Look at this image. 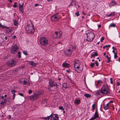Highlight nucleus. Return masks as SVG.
<instances>
[{"instance_id": "obj_20", "label": "nucleus", "mask_w": 120, "mask_h": 120, "mask_svg": "<svg viewBox=\"0 0 120 120\" xmlns=\"http://www.w3.org/2000/svg\"><path fill=\"white\" fill-rule=\"evenodd\" d=\"M62 66L63 67L68 68L70 66V65L68 63H64L62 64Z\"/></svg>"}, {"instance_id": "obj_22", "label": "nucleus", "mask_w": 120, "mask_h": 120, "mask_svg": "<svg viewBox=\"0 0 120 120\" xmlns=\"http://www.w3.org/2000/svg\"><path fill=\"white\" fill-rule=\"evenodd\" d=\"M11 92L13 94V100H14L15 98V93L16 92V91L15 90H12L11 91Z\"/></svg>"}, {"instance_id": "obj_40", "label": "nucleus", "mask_w": 120, "mask_h": 120, "mask_svg": "<svg viewBox=\"0 0 120 120\" xmlns=\"http://www.w3.org/2000/svg\"><path fill=\"white\" fill-rule=\"evenodd\" d=\"M18 56L19 58H20L21 57V53L19 52H18Z\"/></svg>"}, {"instance_id": "obj_1", "label": "nucleus", "mask_w": 120, "mask_h": 120, "mask_svg": "<svg viewBox=\"0 0 120 120\" xmlns=\"http://www.w3.org/2000/svg\"><path fill=\"white\" fill-rule=\"evenodd\" d=\"M110 89L108 86L106 85H104L101 90H97L95 93L97 96L100 97L103 96V95L109 93Z\"/></svg>"}, {"instance_id": "obj_8", "label": "nucleus", "mask_w": 120, "mask_h": 120, "mask_svg": "<svg viewBox=\"0 0 120 120\" xmlns=\"http://www.w3.org/2000/svg\"><path fill=\"white\" fill-rule=\"evenodd\" d=\"M60 17L58 14H55L54 15L51 16V18L53 21H56L59 20Z\"/></svg>"}, {"instance_id": "obj_58", "label": "nucleus", "mask_w": 120, "mask_h": 120, "mask_svg": "<svg viewBox=\"0 0 120 120\" xmlns=\"http://www.w3.org/2000/svg\"><path fill=\"white\" fill-rule=\"evenodd\" d=\"M39 5V4H34V6H38Z\"/></svg>"}, {"instance_id": "obj_55", "label": "nucleus", "mask_w": 120, "mask_h": 120, "mask_svg": "<svg viewBox=\"0 0 120 120\" xmlns=\"http://www.w3.org/2000/svg\"><path fill=\"white\" fill-rule=\"evenodd\" d=\"M16 38V36L15 35L12 38L13 39H15Z\"/></svg>"}, {"instance_id": "obj_3", "label": "nucleus", "mask_w": 120, "mask_h": 120, "mask_svg": "<svg viewBox=\"0 0 120 120\" xmlns=\"http://www.w3.org/2000/svg\"><path fill=\"white\" fill-rule=\"evenodd\" d=\"M87 36L86 40L89 42H91L93 41L95 35L94 33L91 32L86 34Z\"/></svg>"}, {"instance_id": "obj_2", "label": "nucleus", "mask_w": 120, "mask_h": 120, "mask_svg": "<svg viewBox=\"0 0 120 120\" xmlns=\"http://www.w3.org/2000/svg\"><path fill=\"white\" fill-rule=\"evenodd\" d=\"M25 29L27 32L33 34L34 32V26L32 23L27 25L26 26Z\"/></svg>"}, {"instance_id": "obj_49", "label": "nucleus", "mask_w": 120, "mask_h": 120, "mask_svg": "<svg viewBox=\"0 0 120 120\" xmlns=\"http://www.w3.org/2000/svg\"><path fill=\"white\" fill-rule=\"evenodd\" d=\"M5 40L7 41H6L7 42H8V37H7L6 36L5 37Z\"/></svg>"}, {"instance_id": "obj_26", "label": "nucleus", "mask_w": 120, "mask_h": 120, "mask_svg": "<svg viewBox=\"0 0 120 120\" xmlns=\"http://www.w3.org/2000/svg\"><path fill=\"white\" fill-rule=\"evenodd\" d=\"M68 55H71L73 51V50L70 49H68Z\"/></svg>"}, {"instance_id": "obj_25", "label": "nucleus", "mask_w": 120, "mask_h": 120, "mask_svg": "<svg viewBox=\"0 0 120 120\" xmlns=\"http://www.w3.org/2000/svg\"><path fill=\"white\" fill-rule=\"evenodd\" d=\"M84 96L86 98H90L91 97L90 94H84Z\"/></svg>"}, {"instance_id": "obj_5", "label": "nucleus", "mask_w": 120, "mask_h": 120, "mask_svg": "<svg viewBox=\"0 0 120 120\" xmlns=\"http://www.w3.org/2000/svg\"><path fill=\"white\" fill-rule=\"evenodd\" d=\"M59 116L56 114H51L50 115L47 117H42V118L45 119H47L49 120L50 118V120H59Z\"/></svg>"}, {"instance_id": "obj_9", "label": "nucleus", "mask_w": 120, "mask_h": 120, "mask_svg": "<svg viewBox=\"0 0 120 120\" xmlns=\"http://www.w3.org/2000/svg\"><path fill=\"white\" fill-rule=\"evenodd\" d=\"M62 33L61 31L57 32H55V33L54 34V38H56L58 39L60 38L62 36Z\"/></svg>"}, {"instance_id": "obj_31", "label": "nucleus", "mask_w": 120, "mask_h": 120, "mask_svg": "<svg viewBox=\"0 0 120 120\" xmlns=\"http://www.w3.org/2000/svg\"><path fill=\"white\" fill-rule=\"evenodd\" d=\"M116 26V25L114 23H112L110 24L109 26V28L110 27H115Z\"/></svg>"}, {"instance_id": "obj_17", "label": "nucleus", "mask_w": 120, "mask_h": 120, "mask_svg": "<svg viewBox=\"0 0 120 120\" xmlns=\"http://www.w3.org/2000/svg\"><path fill=\"white\" fill-rule=\"evenodd\" d=\"M110 105L109 104V103H108L106 105L104 104L103 107L104 109L105 110H107L109 109Z\"/></svg>"}, {"instance_id": "obj_21", "label": "nucleus", "mask_w": 120, "mask_h": 120, "mask_svg": "<svg viewBox=\"0 0 120 120\" xmlns=\"http://www.w3.org/2000/svg\"><path fill=\"white\" fill-rule=\"evenodd\" d=\"M70 5L72 6H74L75 7L76 6V3L74 1L72 0Z\"/></svg>"}, {"instance_id": "obj_46", "label": "nucleus", "mask_w": 120, "mask_h": 120, "mask_svg": "<svg viewBox=\"0 0 120 120\" xmlns=\"http://www.w3.org/2000/svg\"><path fill=\"white\" fill-rule=\"evenodd\" d=\"M75 15L77 16H79V11L77 13H76L75 14Z\"/></svg>"}, {"instance_id": "obj_61", "label": "nucleus", "mask_w": 120, "mask_h": 120, "mask_svg": "<svg viewBox=\"0 0 120 120\" xmlns=\"http://www.w3.org/2000/svg\"><path fill=\"white\" fill-rule=\"evenodd\" d=\"M94 120V118L93 117L91 118V119H90L89 120Z\"/></svg>"}, {"instance_id": "obj_12", "label": "nucleus", "mask_w": 120, "mask_h": 120, "mask_svg": "<svg viewBox=\"0 0 120 120\" xmlns=\"http://www.w3.org/2000/svg\"><path fill=\"white\" fill-rule=\"evenodd\" d=\"M19 9L20 11H21L22 13L23 12V4L22 2H21L19 4Z\"/></svg>"}, {"instance_id": "obj_54", "label": "nucleus", "mask_w": 120, "mask_h": 120, "mask_svg": "<svg viewBox=\"0 0 120 120\" xmlns=\"http://www.w3.org/2000/svg\"><path fill=\"white\" fill-rule=\"evenodd\" d=\"M113 101H111L109 102L108 103H109V104L110 105V103H112Z\"/></svg>"}, {"instance_id": "obj_56", "label": "nucleus", "mask_w": 120, "mask_h": 120, "mask_svg": "<svg viewBox=\"0 0 120 120\" xmlns=\"http://www.w3.org/2000/svg\"><path fill=\"white\" fill-rule=\"evenodd\" d=\"M82 13L83 14V15H86V13H84V12L83 11H82Z\"/></svg>"}, {"instance_id": "obj_4", "label": "nucleus", "mask_w": 120, "mask_h": 120, "mask_svg": "<svg viewBox=\"0 0 120 120\" xmlns=\"http://www.w3.org/2000/svg\"><path fill=\"white\" fill-rule=\"evenodd\" d=\"M39 41L40 44L43 46H46L48 44V40L45 37L41 38Z\"/></svg>"}, {"instance_id": "obj_36", "label": "nucleus", "mask_w": 120, "mask_h": 120, "mask_svg": "<svg viewBox=\"0 0 120 120\" xmlns=\"http://www.w3.org/2000/svg\"><path fill=\"white\" fill-rule=\"evenodd\" d=\"M110 57H109L108 58H107V60L106 61V62L107 63H109L110 62Z\"/></svg>"}, {"instance_id": "obj_30", "label": "nucleus", "mask_w": 120, "mask_h": 120, "mask_svg": "<svg viewBox=\"0 0 120 120\" xmlns=\"http://www.w3.org/2000/svg\"><path fill=\"white\" fill-rule=\"evenodd\" d=\"M110 45H106L103 47V48L104 49H105L106 48H107L110 47Z\"/></svg>"}, {"instance_id": "obj_14", "label": "nucleus", "mask_w": 120, "mask_h": 120, "mask_svg": "<svg viewBox=\"0 0 120 120\" xmlns=\"http://www.w3.org/2000/svg\"><path fill=\"white\" fill-rule=\"evenodd\" d=\"M117 5V3L114 0L112 1L109 5V7H111L113 6H115Z\"/></svg>"}, {"instance_id": "obj_42", "label": "nucleus", "mask_w": 120, "mask_h": 120, "mask_svg": "<svg viewBox=\"0 0 120 120\" xmlns=\"http://www.w3.org/2000/svg\"><path fill=\"white\" fill-rule=\"evenodd\" d=\"M118 57L116 53H115L114 54V58L115 59H116Z\"/></svg>"}, {"instance_id": "obj_51", "label": "nucleus", "mask_w": 120, "mask_h": 120, "mask_svg": "<svg viewBox=\"0 0 120 120\" xmlns=\"http://www.w3.org/2000/svg\"><path fill=\"white\" fill-rule=\"evenodd\" d=\"M95 64H96V65L97 66V67H98L99 66V63L98 62H97L96 63H95Z\"/></svg>"}, {"instance_id": "obj_15", "label": "nucleus", "mask_w": 120, "mask_h": 120, "mask_svg": "<svg viewBox=\"0 0 120 120\" xmlns=\"http://www.w3.org/2000/svg\"><path fill=\"white\" fill-rule=\"evenodd\" d=\"M93 117L94 118V120L99 117V115L97 110H96L95 114L94 116Z\"/></svg>"}, {"instance_id": "obj_16", "label": "nucleus", "mask_w": 120, "mask_h": 120, "mask_svg": "<svg viewBox=\"0 0 120 120\" xmlns=\"http://www.w3.org/2000/svg\"><path fill=\"white\" fill-rule=\"evenodd\" d=\"M78 73H80L81 72L83 69V67L81 68L80 67H79V68H76L74 69Z\"/></svg>"}, {"instance_id": "obj_32", "label": "nucleus", "mask_w": 120, "mask_h": 120, "mask_svg": "<svg viewBox=\"0 0 120 120\" xmlns=\"http://www.w3.org/2000/svg\"><path fill=\"white\" fill-rule=\"evenodd\" d=\"M95 104H93L92 106V109L94 110L95 108Z\"/></svg>"}, {"instance_id": "obj_18", "label": "nucleus", "mask_w": 120, "mask_h": 120, "mask_svg": "<svg viewBox=\"0 0 120 120\" xmlns=\"http://www.w3.org/2000/svg\"><path fill=\"white\" fill-rule=\"evenodd\" d=\"M28 64L34 66H35L37 65V64L36 63H35L33 61H30L29 62H28Z\"/></svg>"}, {"instance_id": "obj_47", "label": "nucleus", "mask_w": 120, "mask_h": 120, "mask_svg": "<svg viewBox=\"0 0 120 120\" xmlns=\"http://www.w3.org/2000/svg\"><path fill=\"white\" fill-rule=\"evenodd\" d=\"M32 92H33L32 91L30 90H29V91L28 93H29V94H31V93H32Z\"/></svg>"}, {"instance_id": "obj_43", "label": "nucleus", "mask_w": 120, "mask_h": 120, "mask_svg": "<svg viewBox=\"0 0 120 120\" xmlns=\"http://www.w3.org/2000/svg\"><path fill=\"white\" fill-rule=\"evenodd\" d=\"M59 109L60 110H64V109L62 106L60 107L59 108Z\"/></svg>"}, {"instance_id": "obj_41", "label": "nucleus", "mask_w": 120, "mask_h": 120, "mask_svg": "<svg viewBox=\"0 0 120 120\" xmlns=\"http://www.w3.org/2000/svg\"><path fill=\"white\" fill-rule=\"evenodd\" d=\"M23 53L26 55H28L27 52L26 51H23Z\"/></svg>"}, {"instance_id": "obj_64", "label": "nucleus", "mask_w": 120, "mask_h": 120, "mask_svg": "<svg viewBox=\"0 0 120 120\" xmlns=\"http://www.w3.org/2000/svg\"><path fill=\"white\" fill-rule=\"evenodd\" d=\"M112 49H113V50H115L116 49V48H115V47L114 46H113L112 47Z\"/></svg>"}, {"instance_id": "obj_48", "label": "nucleus", "mask_w": 120, "mask_h": 120, "mask_svg": "<svg viewBox=\"0 0 120 120\" xmlns=\"http://www.w3.org/2000/svg\"><path fill=\"white\" fill-rule=\"evenodd\" d=\"M72 46V49L73 50H75L76 49V47L75 46Z\"/></svg>"}, {"instance_id": "obj_60", "label": "nucleus", "mask_w": 120, "mask_h": 120, "mask_svg": "<svg viewBox=\"0 0 120 120\" xmlns=\"http://www.w3.org/2000/svg\"><path fill=\"white\" fill-rule=\"evenodd\" d=\"M25 66H22L21 67H20L21 68H25Z\"/></svg>"}, {"instance_id": "obj_24", "label": "nucleus", "mask_w": 120, "mask_h": 120, "mask_svg": "<svg viewBox=\"0 0 120 120\" xmlns=\"http://www.w3.org/2000/svg\"><path fill=\"white\" fill-rule=\"evenodd\" d=\"M98 56V54L97 53L95 52H93V54H92L91 56V58L92 57H94L95 56Z\"/></svg>"}, {"instance_id": "obj_63", "label": "nucleus", "mask_w": 120, "mask_h": 120, "mask_svg": "<svg viewBox=\"0 0 120 120\" xmlns=\"http://www.w3.org/2000/svg\"><path fill=\"white\" fill-rule=\"evenodd\" d=\"M43 93H44V92L42 91V92L41 93H39V94H42Z\"/></svg>"}, {"instance_id": "obj_6", "label": "nucleus", "mask_w": 120, "mask_h": 120, "mask_svg": "<svg viewBox=\"0 0 120 120\" xmlns=\"http://www.w3.org/2000/svg\"><path fill=\"white\" fill-rule=\"evenodd\" d=\"M19 48L17 45L15 44L12 46L10 49L11 52L13 54H15L18 50Z\"/></svg>"}, {"instance_id": "obj_35", "label": "nucleus", "mask_w": 120, "mask_h": 120, "mask_svg": "<svg viewBox=\"0 0 120 120\" xmlns=\"http://www.w3.org/2000/svg\"><path fill=\"white\" fill-rule=\"evenodd\" d=\"M1 27H2V28L3 29L6 28L7 29H8L9 28V27H7L5 26H4L3 25Z\"/></svg>"}, {"instance_id": "obj_62", "label": "nucleus", "mask_w": 120, "mask_h": 120, "mask_svg": "<svg viewBox=\"0 0 120 120\" xmlns=\"http://www.w3.org/2000/svg\"><path fill=\"white\" fill-rule=\"evenodd\" d=\"M10 3H11L12 2V0H8Z\"/></svg>"}, {"instance_id": "obj_29", "label": "nucleus", "mask_w": 120, "mask_h": 120, "mask_svg": "<svg viewBox=\"0 0 120 120\" xmlns=\"http://www.w3.org/2000/svg\"><path fill=\"white\" fill-rule=\"evenodd\" d=\"M24 80V79L23 78L21 79H19V82L21 84H23V82Z\"/></svg>"}, {"instance_id": "obj_27", "label": "nucleus", "mask_w": 120, "mask_h": 120, "mask_svg": "<svg viewBox=\"0 0 120 120\" xmlns=\"http://www.w3.org/2000/svg\"><path fill=\"white\" fill-rule=\"evenodd\" d=\"M18 24V22L15 20L14 21V24L15 26H17Z\"/></svg>"}, {"instance_id": "obj_13", "label": "nucleus", "mask_w": 120, "mask_h": 120, "mask_svg": "<svg viewBox=\"0 0 120 120\" xmlns=\"http://www.w3.org/2000/svg\"><path fill=\"white\" fill-rule=\"evenodd\" d=\"M38 95L37 94H35L33 95L30 96V99L31 100H34L38 98Z\"/></svg>"}, {"instance_id": "obj_44", "label": "nucleus", "mask_w": 120, "mask_h": 120, "mask_svg": "<svg viewBox=\"0 0 120 120\" xmlns=\"http://www.w3.org/2000/svg\"><path fill=\"white\" fill-rule=\"evenodd\" d=\"M12 31V29H9L7 31V32H9L11 33Z\"/></svg>"}, {"instance_id": "obj_34", "label": "nucleus", "mask_w": 120, "mask_h": 120, "mask_svg": "<svg viewBox=\"0 0 120 120\" xmlns=\"http://www.w3.org/2000/svg\"><path fill=\"white\" fill-rule=\"evenodd\" d=\"M1 27H2V28L3 29L6 28L7 29H8L9 28V27H7L5 26H4L3 25Z\"/></svg>"}, {"instance_id": "obj_38", "label": "nucleus", "mask_w": 120, "mask_h": 120, "mask_svg": "<svg viewBox=\"0 0 120 120\" xmlns=\"http://www.w3.org/2000/svg\"><path fill=\"white\" fill-rule=\"evenodd\" d=\"M23 83L25 85H26L27 84V82L25 80H24L23 82Z\"/></svg>"}, {"instance_id": "obj_52", "label": "nucleus", "mask_w": 120, "mask_h": 120, "mask_svg": "<svg viewBox=\"0 0 120 120\" xmlns=\"http://www.w3.org/2000/svg\"><path fill=\"white\" fill-rule=\"evenodd\" d=\"M117 85L118 86L120 85V82H117L116 83Z\"/></svg>"}, {"instance_id": "obj_50", "label": "nucleus", "mask_w": 120, "mask_h": 120, "mask_svg": "<svg viewBox=\"0 0 120 120\" xmlns=\"http://www.w3.org/2000/svg\"><path fill=\"white\" fill-rule=\"evenodd\" d=\"M104 38L103 37H102L101 38V42H102L104 40Z\"/></svg>"}, {"instance_id": "obj_28", "label": "nucleus", "mask_w": 120, "mask_h": 120, "mask_svg": "<svg viewBox=\"0 0 120 120\" xmlns=\"http://www.w3.org/2000/svg\"><path fill=\"white\" fill-rule=\"evenodd\" d=\"M67 84L66 83H64L63 84V86L62 87V88L64 87L65 88H68V87L67 86H66Z\"/></svg>"}, {"instance_id": "obj_33", "label": "nucleus", "mask_w": 120, "mask_h": 120, "mask_svg": "<svg viewBox=\"0 0 120 120\" xmlns=\"http://www.w3.org/2000/svg\"><path fill=\"white\" fill-rule=\"evenodd\" d=\"M114 15V13H110V14L109 15H108L107 16L109 17H110L112 16H113Z\"/></svg>"}, {"instance_id": "obj_45", "label": "nucleus", "mask_w": 120, "mask_h": 120, "mask_svg": "<svg viewBox=\"0 0 120 120\" xmlns=\"http://www.w3.org/2000/svg\"><path fill=\"white\" fill-rule=\"evenodd\" d=\"M110 83L112 84L113 83V82L112 81V78H111L110 79Z\"/></svg>"}, {"instance_id": "obj_57", "label": "nucleus", "mask_w": 120, "mask_h": 120, "mask_svg": "<svg viewBox=\"0 0 120 120\" xmlns=\"http://www.w3.org/2000/svg\"><path fill=\"white\" fill-rule=\"evenodd\" d=\"M101 25H98V27L99 28L101 27Z\"/></svg>"}, {"instance_id": "obj_10", "label": "nucleus", "mask_w": 120, "mask_h": 120, "mask_svg": "<svg viewBox=\"0 0 120 120\" xmlns=\"http://www.w3.org/2000/svg\"><path fill=\"white\" fill-rule=\"evenodd\" d=\"M49 86L51 87L54 86H55L57 88L58 85L54 81L50 80L49 82Z\"/></svg>"}, {"instance_id": "obj_19", "label": "nucleus", "mask_w": 120, "mask_h": 120, "mask_svg": "<svg viewBox=\"0 0 120 120\" xmlns=\"http://www.w3.org/2000/svg\"><path fill=\"white\" fill-rule=\"evenodd\" d=\"M7 102V100L5 98L0 103V104L3 106L5 105L6 103Z\"/></svg>"}, {"instance_id": "obj_59", "label": "nucleus", "mask_w": 120, "mask_h": 120, "mask_svg": "<svg viewBox=\"0 0 120 120\" xmlns=\"http://www.w3.org/2000/svg\"><path fill=\"white\" fill-rule=\"evenodd\" d=\"M66 72L68 73H69V72H70V70H66Z\"/></svg>"}, {"instance_id": "obj_7", "label": "nucleus", "mask_w": 120, "mask_h": 120, "mask_svg": "<svg viewBox=\"0 0 120 120\" xmlns=\"http://www.w3.org/2000/svg\"><path fill=\"white\" fill-rule=\"evenodd\" d=\"M6 64L9 67H13L16 64V61L15 60H11L7 61Z\"/></svg>"}, {"instance_id": "obj_53", "label": "nucleus", "mask_w": 120, "mask_h": 120, "mask_svg": "<svg viewBox=\"0 0 120 120\" xmlns=\"http://www.w3.org/2000/svg\"><path fill=\"white\" fill-rule=\"evenodd\" d=\"M19 95H20V96H23V94L22 93H20L19 94Z\"/></svg>"}, {"instance_id": "obj_11", "label": "nucleus", "mask_w": 120, "mask_h": 120, "mask_svg": "<svg viewBox=\"0 0 120 120\" xmlns=\"http://www.w3.org/2000/svg\"><path fill=\"white\" fill-rule=\"evenodd\" d=\"M80 61L77 60H75V61L74 69L79 68L80 65Z\"/></svg>"}, {"instance_id": "obj_37", "label": "nucleus", "mask_w": 120, "mask_h": 120, "mask_svg": "<svg viewBox=\"0 0 120 120\" xmlns=\"http://www.w3.org/2000/svg\"><path fill=\"white\" fill-rule=\"evenodd\" d=\"M95 64V63H91L90 64V66H91V67L92 68L94 66Z\"/></svg>"}, {"instance_id": "obj_39", "label": "nucleus", "mask_w": 120, "mask_h": 120, "mask_svg": "<svg viewBox=\"0 0 120 120\" xmlns=\"http://www.w3.org/2000/svg\"><path fill=\"white\" fill-rule=\"evenodd\" d=\"M14 4L13 5V6L14 8H16L18 7V6L17 5V3L16 2H15L14 3Z\"/></svg>"}, {"instance_id": "obj_23", "label": "nucleus", "mask_w": 120, "mask_h": 120, "mask_svg": "<svg viewBox=\"0 0 120 120\" xmlns=\"http://www.w3.org/2000/svg\"><path fill=\"white\" fill-rule=\"evenodd\" d=\"M80 101V100L76 99L74 101V103L75 104H79Z\"/></svg>"}]
</instances>
